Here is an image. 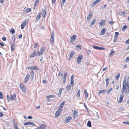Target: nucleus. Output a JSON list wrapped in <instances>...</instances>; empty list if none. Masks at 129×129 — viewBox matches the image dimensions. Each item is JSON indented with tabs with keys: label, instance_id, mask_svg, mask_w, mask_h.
<instances>
[{
	"label": "nucleus",
	"instance_id": "obj_41",
	"mask_svg": "<svg viewBox=\"0 0 129 129\" xmlns=\"http://www.w3.org/2000/svg\"><path fill=\"white\" fill-rule=\"evenodd\" d=\"M39 0H36L35 1V4L34 5V6L35 7H36V5L38 4V3H39Z\"/></svg>",
	"mask_w": 129,
	"mask_h": 129
},
{
	"label": "nucleus",
	"instance_id": "obj_22",
	"mask_svg": "<svg viewBox=\"0 0 129 129\" xmlns=\"http://www.w3.org/2000/svg\"><path fill=\"white\" fill-rule=\"evenodd\" d=\"M74 75H72L71 78V82L70 83V84L72 86H73L74 84Z\"/></svg>",
	"mask_w": 129,
	"mask_h": 129
},
{
	"label": "nucleus",
	"instance_id": "obj_7",
	"mask_svg": "<svg viewBox=\"0 0 129 129\" xmlns=\"http://www.w3.org/2000/svg\"><path fill=\"white\" fill-rule=\"evenodd\" d=\"M16 94L15 93H14L10 96V100H16Z\"/></svg>",
	"mask_w": 129,
	"mask_h": 129
},
{
	"label": "nucleus",
	"instance_id": "obj_21",
	"mask_svg": "<svg viewBox=\"0 0 129 129\" xmlns=\"http://www.w3.org/2000/svg\"><path fill=\"white\" fill-rule=\"evenodd\" d=\"M28 69H29L31 70H38L36 66H30L28 67Z\"/></svg>",
	"mask_w": 129,
	"mask_h": 129
},
{
	"label": "nucleus",
	"instance_id": "obj_58",
	"mask_svg": "<svg viewBox=\"0 0 129 129\" xmlns=\"http://www.w3.org/2000/svg\"><path fill=\"white\" fill-rule=\"evenodd\" d=\"M123 123L127 124L128 125H129V122L128 121H126V122L124 121L123 122Z\"/></svg>",
	"mask_w": 129,
	"mask_h": 129
},
{
	"label": "nucleus",
	"instance_id": "obj_45",
	"mask_svg": "<svg viewBox=\"0 0 129 129\" xmlns=\"http://www.w3.org/2000/svg\"><path fill=\"white\" fill-rule=\"evenodd\" d=\"M80 90H79L77 92V96L78 97H79L80 96Z\"/></svg>",
	"mask_w": 129,
	"mask_h": 129
},
{
	"label": "nucleus",
	"instance_id": "obj_32",
	"mask_svg": "<svg viewBox=\"0 0 129 129\" xmlns=\"http://www.w3.org/2000/svg\"><path fill=\"white\" fill-rule=\"evenodd\" d=\"M35 51L34 50L33 53L31 54L30 57H33L35 56Z\"/></svg>",
	"mask_w": 129,
	"mask_h": 129
},
{
	"label": "nucleus",
	"instance_id": "obj_4",
	"mask_svg": "<svg viewBox=\"0 0 129 129\" xmlns=\"http://www.w3.org/2000/svg\"><path fill=\"white\" fill-rule=\"evenodd\" d=\"M83 58V56L82 55H79L78 57L77 58V62L79 64L80 63L81 60Z\"/></svg>",
	"mask_w": 129,
	"mask_h": 129
},
{
	"label": "nucleus",
	"instance_id": "obj_49",
	"mask_svg": "<svg viewBox=\"0 0 129 129\" xmlns=\"http://www.w3.org/2000/svg\"><path fill=\"white\" fill-rule=\"evenodd\" d=\"M117 38L116 37H114V38L113 40V42L115 43L116 41H117Z\"/></svg>",
	"mask_w": 129,
	"mask_h": 129
},
{
	"label": "nucleus",
	"instance_id": "obj_11",
	"mask_svg": "<svg viewBox=\"0 0 129 129\" xmlns=\"http://www.w3.org/2000/svg\"><path fill=\"white\" fill-rule=\"evenodd\" d=\"M72 119L71 116H69L66 117L65 119V121L66 123H68Z\"/></svg>",
	"mask_w": 129,
	"mask_h": 129
},
{
	"label": "nucleus",
	"instance_id": "obj_5",
	"mask_svg": "<svg viewBox=\"0 0 129 129\" xmlns=\"http://www.w3.org/2000/svg\"><path fill=\"white\" fill-rule=\"evenodd\" d=\"M23 125L24 126L27 125H33L34 126H35V124L33 122H30V121H28L26 122H25L24 124Z\"/></svg>",
	"mask_w": 129,
	"mask_h": 129
},
{
	"label": "nucleus",
	"instance_id": "obj_28",
	"mask_svg": "<svg viewBox=\"0 0 129 129\" xmlns=\"http://www.w3.org/2000/svg\"><path fill=\"white\" fill-rule=\"evenodd\" d=\"M114 53V51L113 49H112L109 54V56L110 57H111L113 55Z\"/></svg>",
	"mask_w": 129,
	"mask_h": 129
},
{
	"label": "nucleus",
	"instance_id": "obj_26",
	"mask_svg": "<svg viewBox=\"0 0 129 129\" xmlns=\"http://www.w3.org/2000/svg\"><path fill=\"white\" fill-rule=\"evenodd\" d=\"M31 11V10L30 8H28L26 10H23V12L25 13H28L30 12Z\"/></svg>",
	"mask_w": 129,
	"mask_h": 129
},
{
	"label": "nucleus",
	"instance_id": "obj_40",
	"mask_svg": "<svg viewBox=\"0 0 129 129\" xmlns=\"http://www.w3.org/2000/svg\"><path fill=\"white\" fill-rule=\"evenodd\" d=\"M120 76V74L119 73H118L116 77V80H118V79L119 77Z\"/></svg>",
	"mask_w": 129,
	"mask_h": 129
},
{
	"label": "nucleus",
	"instance_id": "obj_61",
	"mask_svg": "<svg viewBox=\"0 0 129 129\" xmlns=\"http://www.w3.org/2000/svg\"><path fill=\"white\" fill-rule=\"evenodd\" d=\"M11 50L12 51H13L14 49V47H13L12 46L11 47Z\"/></svg>",
	"mask_w": 129,
	"mask_h": 129
},
{
	"label": "nucleus",
	"instance_id": "obj_59",
	"mask_svg": "<svg viewBox=\"0 0 129 129\" xmlns=\"http://www.w3.org/2000/svg\"><path fill=\"white\" fill-rule=\"evenodd\" d=\"M129 60V56L128 57H127L126 58V61L127 62Z\"/></svg>",
	"mask_w": 129,
	"mask_h": 129
},
{
	"label": "nucleus",
	"instance_id": "obj_53",
	"mask_svg": "<svg viewBox=\"0 0 129 129\" xmlns=\"http://www.w3.org/2000/svg\"><path fill=\"white\" fill-rule=\"evenodd\" d=\"M66 1V0H62L61 3V5H63L64 4Z\"/></svg>",
	"mask_w": 129,
	"mask_h": 129
},
{
	"label": "nucleus",
	"instance_id": "obj_51",
	"mask_svg": "<svg viewBox=\"0 0 129 129\" xmlns=\"http://www.w3.org/2000/svg\"><path fill=\"white\" fill-rule=\"evenodd\" d=\"M61 92H62L61 90V89H60L59 91V93L58 94V95L59 96H60L61 95Z\"/></svg>",
	"mask_w": 129,
	"mask_h": 129
},
{
	"label": "nucleus",
	"instance_id": "obj_6",
	"mask_svg": "<svg viewBox=\"0 0 129 129\" xmlns=\"http://www.w3.org/2000/svg\"><path fill=\"white\" fill-rule=\"evenodd\" d=\"M46 125L44 124H42L40 126L37 128L36 129H45Z\"/></svg>",
	"mask_w": 129,
	"mask_h": 129
},
{
	"label": "nucleus",
	"instance_id": "obj_34",
	"mask_svg": "<svg viewBox=\"0 0 129 129\" xmlns=\"http://www.w3.org/2000/svg\"><path fill=\"white\" fill-rule=\"evenodd\" d=\"M55 97V95H50L47 96L48 99H49L51 98H53Z\"/></svg>",
	"mask_w": 129,
	"mask_h": 129
},
{
	"label": "nucleus",
	"instance_id": "obj_52",
	"mask_svg": "<svg viewBox=\"0 0 129 129\" xmlns=\"http://www.w3.org/2000/svg\"><path fill=\"white\" fill-rule=\"evenodd\" d=\"M112 88H111L109 89L107 91V93L108 94H109L110 91L112 90Z\"/></svg>",
	"mask_w": 129,
	"mask_h": 129
},
{
	"label": "nucleus",
	"instance_id": "obj_44",
	"mask_svg": "<svg viewBox=\"0 0 129 129\" xmlns=\"http://www.w3.org/2000/svg\"><path fill=\"white\" fill-rule=\"evenodd\" d=\"M67 75V73H66L64 74L63 79H66V76Z\"/></svg>",
	"mask_w": 129,
	"mask_h": 129
},
{
	"label": "nucleus",
	"instance_id": "obj_25",
	"mask_svg": "<svg viewBox=\"0 0 129 129\" xmlns=\"http://www.w3.org/2000/svg\"><path fill=\"white\" fill-rule=\"evenodd\" d=\"M41 14L40 13H39L36 17V21H38L39 20L41 17Z\"/></svg>",
	"mask_w": 129,
	"mask_h": 129
},
{
	"label": "nucleus",
	"instance_id": "obj_38",
	"mask_svg": "<svg viewBox=\"0 0 129 129\" xmlns=\"http://www.w3.org/2000/svg\"><path fill=\"white\" fill-rule=\"evenodd\" d=\"M10 32L12 34H14L15 33V30L13 28L11 29L10 30Z\"/></svg>",
	"mask_w": 129,
	"mask_h": 129
},
{
	"label": "nucleus",
	"instance_id": "obj_64",
	"mask_svg": "<svg viewBox=\"0 0 129 129\" xmlns=\"http://www.w3.org/2000/svg\"><path fill=\"white\" fill-rule=\"evenodd\" d=\"M87 52L88 54H90L91 53V51L89 50H88L87 51Z\"/></svg>",
	"mask_w": 129,
	"mask_h": 129
},
{
	"label": "nucleus",
	"instance_id": "obj_19",
	"mask_svg": "<svg viewBox=\"0 0 129 129\" xmlns=\"http://www.w3.org/2000/svg\"><path fill=\"white\" fill-rule=\"evenodd\" d=\"M11 41L12 43L13 44L15 43V35H14L12 36L11 38Z\"/></svg>",
	"mask_w": 129,
	"mask_h": 129
},
{
	"label": "nucleus",
	"instance_id": "obj_60",
	"mask_svg": "<svg viewBox=\"0 0 129 129\" xmlns=\"http://www.w3.org/2000/svg\"><path fill=\"white\" fill-rule=\"evenodd\" d=\"M3 40L4 41H5L6 40V38L5 37H4L3 38H2Z\"/></svg>",
	"mask_w": 129,
	"mask_h": 129
},
{
	"label": "nucleus",
	"instance_id": "obj_9",
	"mask_svg": "<svg viewBox=\"0 0 129 129\" xmlns=\"http://www.w3.org/2000/svg\"><path fill=\"white\" fill-rule=\"evenodd\" d=\"M29 77L30 75L29 74H28L26 75L24 79V82L25 83H26L27 82Z\"/></svg>",
	"mask_w": 129,
	"mask_h": 129
},
{
	"label": "nucleus",
	"instance_id": "obj_24",
	"mask_svg": "<svg viewBox=\"0 0 129 129\" xmlns=\"http://www.w3.org/2000/svg\"><path fill=\"white\" fill-rule=\"evenodd\" d=\"M74 53V52L73 51H72L71 52L70 55H69V60H70L71 59V58L73 56Z\"/></svg>",
	"mask_w": 129,
	"mask_h": 129
},
{
	"label": "nucleus",
	"instance_id": "obj_30",
	"mask_svg": "<svg viewBox=\"0 0 129 129\" xmlns=\"http://www.w3.org/2000/svg\"><path fill=\"white\" fill-rule=\"evenodd\" d=\"M109 78H106L105 79L106 82V86L107 87L109 84Z\"/></svg>",
	"mask_w": 129,
	"mask_h": 129
},
{
	"label": "nucleus",
	"instance_id": "obj_55",
	"mask_svg": "<svg viewBox=\"0 0 129 129\" xmlns=\"http://www.w3.org/2000/svg\"><path fill=\"white\" fill-rule=\"evenodd\" d=\"M42 11L43 14H46V10L44 9H43Z\"/></svg>",
	"mask_w": 129,
	"mask_h": 129
},
{
	"label": "nucleus",
	"instance_id": "obj_42",
	"mask_svg": "<svg viewBox=\"0 0 129 129\" xmlns=\"http://www.w3.org/2000/svg\"><path fill=\"white\" fill-rule=\"evenodd\" d=\"M95 20H93L92 22L90 23V26H92L95 23Z\"/></svg>",
	"mask_w": 129,
	"mask_h": 129
},
{
	"label": "nucleus",
	"instance_id": "obj_16",
	"mask_svg": "<svg viewBox=\"0 0 129 129\" xmlns=\"http://www.w3.org/2000/svg\"><path fill=\"white\" fill-rule=\"evenodd\" d=\"M20 88L23 92H24L26 91V89L24 86L20 84Z\"/></svg>",
	"mask_w": 129,
	"mask_h": 129
},
{
	"label": "nucleus",
	"instance_id": "obj_20",
	"mask_svg": "<svg viewBox=\"0 0 129 129\" xmlns=\"http://www.w3.org/2000/svg\"><path fill=\"white\" fill-rule=\"evenodd\" d=\"M30 78L31 80L33 81L34 79V73L33 71H31L30 72Z\"/></svg>",
	"mask_w": 129,
	"mask_h": 129
},
{
	"label": "nucleus",
	"instance_id": "obj_8",
	"mask_svg": "<svg viewBox=\"0 0 129 129\" xmlns=\"http://www.w3.org/2000/svg\"><path fill=\"white\" fill-rule=\"evenodd\" d=\"M54 34L53 32H52L51 35V37L50 39V41L53 43H54Z\"/></svg>",
	"mask_w": 129,
	"mask_h": 129
},
{
	"label": "nucleus",
	"instance_id": "obj_10",
	"mask_svg": "<svg viewBox=\"0 0 129 129\" xmlns=\"http://www.w3.org/2000/svg\"><path fill=\"white\" fill-rule=\"evenodd\" d=\"M101 1V0H97L95 1H94L91 4V6L92 7H94L95 5H96L97 4L99 3Z\"/></svg>",
	"mask_w": 129,
	"mask_h": 129
},
{
	"label": "nucleus",
	"instance_id": "obj_27",
	"mask_svg": "<svg viewBox=\"0 0 129 129\" xmlns=\"http://www.w3.org/2000/svg\"><path fill=\"white\" fill-rule=\"evenodd\" d=\"M107 90L106 89H103L100 90L99 91V94H101L102 93H104Z\"/></svg>",
	"mask_w": 129,
	"mask_h": 129
},
{
	"label": "nucleus",
	"instance_id": "obj_36",
	"mask_svg": "<svg viewBox=\"0 0 129 129\" xmlns=\"http://www.w3.org/2000/svg\"><path fill=\"white\" fill-rule=\"evenodd\" d=\"M64 101L62 102L60 104V106H59V108H61L63 107L64 104Z\"/></svg>",
	"mask_w": 129,
	"mask_h": 129
},
{
	"label": "nucleus",
	"instance_id": "obj_17",
	"mask_svg": "<svg viewBox=\"0 0 129 129\" xmlns=\"http://www.w3.org/2000/svg\"><path fill=\"white\" fill-rule=\"evenodd\" d=\"M105 20H101V22H99V24L101 26H102L105 25Z\"/></svg>",
	"mask_w": 129,
	"mask_h": 129
},
{
	"label": "nucleus",
	"instance_id": "obj_23",
	"mask_svg": "<svg viewBox=\"0 0 129 129\" xmlns=\"http://www.w3.org/2000/svg\"><path fill=\"white\" fill-rule=\"evenodd\" d=\"M106 32V29L105 28L103 27L102 29L101 33L100 35H103Z\"/></svg>",
	"mask_w": 129,
	"mask_h": 129
},
{
	"label": "nucleus",
	"instance_id": "obj_35",
	"mask_svg": "<svg viewBox=\"0 0 129 129\" xmlns=\"http://www.w3.org/2000/svg\"><path fill=\"white\" fill-rule=\"evenodd\" d=\"M84 93L86 95V97L87 98L88 97V93L86 89H85L84 90Z\"/></svg>",
	"mask_w": 129,
	"mask_h": 129
},
{
	"label": "nucleus",
	"instance_id": "obj_1",
	"mask_svg": "<svg viewBox=\"0 0 129 129\" xmlns=\"http://www.w3.org/2000/svg\"><path fill=\"white\" fill-rule=\"evenodd\" d=\"M123 86L122 87V89L121 90V91L122 93H123L124 91L125 92L128 93L129 91V86L128 85V82L127 81L126 82V79H124L123 82Z\"/></svg>",
	"mask_w": 129,
	"mask_h": 129
},
{
	"label": "nucleus",
	"instance_id": "obj_46",
	"mask_svg": "<svg viewBox=\"0 0 129 129\" xmlns=\"http://www.w3.org/2000/svg\"><path fill=\"white\" fill-rule=\"evenodd\" d=\"M14 125L15 129H18V125L17 124H14Z\"/></svg>",
	"mask_w": 129,
	"mask_h": 129
},
{
	"label": "nucleus",
	"instance_id": "obj_47",
	"mask_svg": "<svg viewBox=\"0 0 129 129\" xmlns=\"http://www.w3.org/2000/svg\"><path fill=\"white\" fill-rule=\"evenodd\" d=\"M3 97L2 96V92H0V99H3Z\"/></svg>",
	"mask_w": 129,
	"mask_h": 129
},
{
	"label": "nucleus",
	"instance_id": "obj_54",
	"mask_svg": "<svg viewBox=\"0 0 129 129\" xmlns=\"http://www.w3.org/2000/svg\"><path fill=\"white\" fill-rule=\"evenodd\" d=\"M38 43H36L35 44L34 46V48H36L37 46H38Z\"/></svg>",
	"mask_w": 129,
	"mask_h": 129
},
{
	"label": "nucleus",
	"instance_id": "obj_15",
	"mask_svg": "<svg viewBox=\"0 0 129 129\" xmlns=\"http://www.w3.org/2000/svg\"><path fill=\"white\" fill-rule=\"evenodd\" d=\"M76 38V36L75 35H73L70 38L71 42L74 41Z\"/></svg>",
	"mask_w": 129,
	"mask_h": 129
},
{
	"label": "nucleus",
	"instance_id": "obj_12",
	"mask_svg": "<svg viewBox=\"0 0 129 129\" xmlns=\"http://www.w3.org/2000/svg\"><path fill=\"white\" fill-rule=\"evenodd\" d=\"M123 93H122L120 95L119 97V100L118 101V103H120L122 102L123 101Z\"/></svg>",
	"mask_w": 129,
	"mask_h": 129
},
{
	"label": "nucleus",
	"instance_id": "obj_48",
	"mask_svg": "<svg viewBox=\"0 0 129 129\" xmlns=\"http://www.w3.org/2000/svg\"><path fill=\"white\" fill-rule=\"evenodd\" d=\"M66 88H67V89L68 90H70L71 88L70 85H68L67 86Z\"/></svg>",
	"mask_w": 129,
	"mask_h": 129
},
{
	"label": "nucleus",
	"instance_id": "obj_2",
	"mask_svg": "<svg viewBox=\"0 0 129 129\" xmlns=\"http://www.w3.org/2000/svg\"><path fill=\"white\" fill-rule=\"evenodd\" d=\"M61 112V110L58 109L56 112L55 113V117L56 118H57L60 115Z\"/></svg>",
	"mask_w": 129,
	"mask_h": 129
},
{
	"label": "nucleus",
	"instance_id": "obj_14",
	"mask_svg": "<svg viewBox=\"0 0 129 129\" xmlns=\"http://www.w3.org/2000/svg\"><path fill=\"white\" fill-rule=\"evenodd\" d=\"M78 112L76 110H75L73 113V116L75 118H76L78 116Z\"/></svg>",
	"mask_w": 129,
	"mask_h": 129
},
{
	"label": "nucleus",
	"instance_id": "obj_43",
	"mask_svg": "<svg viewBox=\"0 0 129 129\" xmlns=\"http://www.w3.org/2000/svg\"><path fill=\"white\" fill-rule=\"evenodd\" d=\"M127 25H124L122 28V30L123 31L124 30L127 28Z\"/></svg>",
	"mask_w": 129,
	"mask_h": 129
},
{
	"label": "nucleus",
	"instance_id": "obj_29",
	"mask_svg": "<svg viewBox=\"0 0 129 129\" xmlns=\"http://www.w3.org/2000/svg\"><path fill=\"white\" fill-rule=\"evenodd\" d=\"M62 72L61 71H60L59 72L58 76H60L62 78L63 77V74L62 73Z\"/></svg>",
	"mask_w": 129,
	"mask_h": 129
},
{
	"label": "nucleus",
	"instance_id": "obj_31",
	"mask_svg": "<svg viewBox=\"0 0 129 129\" xmlns=\"http://www.w3.org/2000/svg\"><path fill=\"white\" fill-rule=\"evenodd\" d=\"M87 126L89 127H90L91 126V122L90 121H88L87 124Z\"/></svg>",
	"mask_w": 129,
	"mask_h": 129
},
{
	"label": "nucleus",
	"instance_id": "obj_62",
	"mask_svg": "<svg viewBox=\"0 0 129 129\" xmlns=\"http://www.w3.org/2000/svg\"><path fill=\"white\" fill-rule=\"evenodd\" d=\"M119 88V86L118 85H117L116 86V90H117Z\"/></svg>",
	"mask_w": 129,
	"mask_h": 129
},
{
	"label": "nucleus",
	"instance_id": "obj_18",
	"mask_svg": "<svg viewBox=\"0 0 129 129\" xmlns=\"http://www.w3.org/2000/svg\"><path fill=\"white\" fill-rule=\"evenodd\" d=\"M26 20H25L21 24V28L22 29H23L25 26L26 24Z\"/></svg>",
	"mask_w": 129,
	"mask_h": 129
},
{
	"label": "nucleus",
	"instance_id": "obj_13",
	"mask_svg": "<svg viewBox=\"0 0 129 129\" xmlns=\"http://www.w3.org/2000/svg\"><path fill=\"white\" fill-rule=\"evenodd\" d=\"M93 13L91 11H90L89 13V15L87 17V19L89 20L91 19L92 17Z\"/></svg>",
	"mask_w": 129,
	"mask_h": 129
},
{
	"label": "nucleus",
	"instance_id": "obj_63",
	"mask_svg": "<svg viewBox=\"0 0 129 129\" xmlns=\"http://www.w3.org/2000/svg\"><path fill=\"white\" fill-rule=\"evenodd\" d=\"M0 45L2 46H4V45L3 43L0 42Z\"/></svg>",
	"mask_w": 129,
	"mask_h": 129
},
{
	"label": "nucleus",
	"instance_id": "obj_57",
	"mask_svg": "<svg viewBox=\"0 0 129 129\" xmlns=\"http://www.w3.org/2000/svg\"><path fill=\"white\" fill-rule=\"evenodd\" d=\"M3 116V113L1 112H0V117H1Z\"/></svg>",
	"mask_w": 129,
	"mask_h": 129
},
{
	"label": "nucleus",
	"instance_id": "obj_3",
	"mask_svg": "<svg viewBox=\"0 0 129 129\" xmlns=\"http://www.w3.org/2000/svg\"><path fill=\"white\" fill-rule=\"evenodd\" d=\"M44 51V50L43 47H42L40 49V51L36 54V55L39 56L42 55Z\"/></svg>",
	"mask_w": 129,
	"mask_h": 129
},
{
	"label": "nucleus",
	"instance_id": "obj_39",
	"mask_svg": "<svg viewBox=\"0 0 129 129\" xmlns=\"http://www.w3.org/2000/svg\"><path fill=\"white\" fill-rule=\"evenodd\" d=\"M119 34V33L118 32H115V33L114 37L118 38Z\"/></svg>",
	"mask_w": 129,
	"mask_h": 129
},
{
	"label": "nucleus",
	"instance_id": "obj_56",
	"mask_svg": "<svg viewBox=\"0 0 129 129\" xmlns=\"http://www.w3.org/2000/svg\"><path fill=\"white\" fill-rule=\"evenodd\" d=\"M125 44H129V38L127 40L125 41Z\"/></svg>",
	"mask_w": 129,
	"mask_h": 129
},
{
	"label": "nucleus",
	"instance_id": "obj_37",
	"mask_svg": "<svg viewBox=\"0 0 129 129\" xmlns=\"http://www.w3.org/2000/svg\"><path fill=\"white\" fill-rule=\"evenodd\" d=\"M92 47L95 49L99 50L100 47L93 45Z\"/></svg>",
	"mask_w": 129,
	"mask_h": 129
},
{
	"label": "nucleus",
	"instance_id": "obj_50",
	"mask_svg": "<svg viewBox=\"0 0 129 129\" xmlns=\"http://www.w3.org/2000/svg\"><path fill=\"white\" fill-rule=\"evenodd\" d=\"M7 99L8 100V102H9L10 100V97L9 95L8 94L7 95Z\"/></svg>",
	"mask_w": 129,
	"mask_h": 129
},
{
	"label": "nucleus",
	"instance_id": "obj_33",
	"mask_svg": "<svg viewBox=\"0 0 129 129\" xmlns=\"http://www.w3.org/2000/svg\"><path fill=\"white\" fill-rule=\"evenodd\" d=\"M126 12H120L119 13V14H120L122 15H125V14H126Z\"/></svg>",
	"mask_w": 129,
	"mask_h": 129
}]
</instances>
